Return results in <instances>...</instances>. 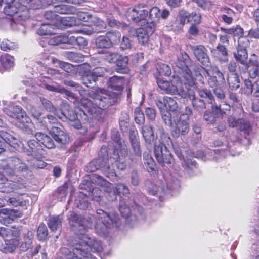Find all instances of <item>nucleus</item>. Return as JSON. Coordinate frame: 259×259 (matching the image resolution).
Segmentation results:
<instances>
[{"instance_id": "nucleus-1", "label": "nucleus", "mask_w": 259, "mask_h": 259, "mask_svg": "<svg viewBox=\"0 0 259 259\" xmlns=\"http://www.w3.org/2000/svg\"><path fill=\"white\" fill-rule=\"evenodd\" d=\"M82 97L81 103L84 114H88L99 119L103 110L118 102L119 94L112 93L105 89H99L96 92L83 89L79 86L77 90Z\"/></svg>"}, {"instance_id": "nucleus-2", "label": "nucleus", "mask_w": 259, "mask_h": 259, "mask_svg": "<svg viewBox=\"0 0 259 259\" xmlns=\"http://www.w3.org/2000/svg\"><path fill=\"white\" fill-rule=\"evenodd\" d=\"M81 237L79 241L75 240L73 243L72 251L63 247L61 248L62 253L69 258H72L73 256L75 255L77 259H95L88 250L90 248L94 252L102 251V247L100 242L87 235L84 234Z\"/></svg>"}, {"instance_id": "nucleus-3", "label": "nucleus", "mask_w": 259, "mask_h": 259, "mask_svg": "<svg viewBox=\"0 0 259 259\" xmlns=\"http://www.w3.org/2000/svg\"><path fill=\"white\" fill-rule=\"evenodd\" d=\"M158 130L160 138L157 137L154 142V152L155 158L161 166H170L174 159L166 145L171 144V140L162 126H159Z\"/></svg>"}, {"instance_id": "nucleus-4", "label": "nucleus", "mask_w": 259, "mask_h": 259, "mask_svg": "<svg viewBox=\"0 0 259 259\" xmlns=\"http://www.w3.org/2000/svg\"><path fill=\"white\" fill-rule=\"evenodd\" d=\"M95 218L97 220L95 229L96 233L100 235H106L109 229L118 228L121 224L118 215L109 214L102 209L97 210Z\"/></svg>"}, {"instance_id": "nucleus-5", "label": "nucleus", "mask_w": 259, "mask_h": 259, "mask_svg": "<svg viewBox=\"0 0 259 259\" xmlns=\"http://www.w3.org/2000/svg\"><path fill=\"white\" fill-rule=\"evenodd\" d=\"M190 61L189 55L186 52H183L178 57L175 63L176 66L180 69L179 71L182 75V82H184V85H193L194 83V79L191 74V71L188 67Z\"/></svg>"}, {"instance_id": "nucleus-6", "label": "nucleus", "mask_w": 259, "mask_h": 259, "mask_svg": "<svg viewBox=\"0 0 259 259\" xmlns=\"http://www.w3.org/2000/svg\"><path fill=\"white\" fill-rule=\"evenodd\" d=\"M174 81L170 82L167 81L159 80L157 81L159 87L165 92L166 93L171 94H177L180 96H186V91L184 82H182V77L180 78V81L177 82V85L174 84Z\"/></svg>"}, {"instance_id": "nucleus-7", "label": "nucleus", "mask_w": 259, "mask_h": 259, "mask_svg": "<svg viewBox=\"0 0 259 259\" xmlns=\"http://www.w3.org/2000/svg\"><path fill=\"white\" fill-rule=\"evenodd\" d=\"M198 93L201 98L205 99L209 104H212L211 110L212 113L216 117L219 115H222L225 113V110H229L230 106L228 104H223L219 106L213 105L214 102V97L211 93L207 89L198 90Z\"/></svg>"}, {"instance_id": "nucleus-8", "label": "nucleus", "mask_w": 259, "mask_h": 259, "mask_svg": "<svg viewBox=\"0 0 259 259\" xmlns=\"http://www.w3.org/2000/svg\"><path fill=\"white\" fill-rule=\"evenodd\" d=\"M4 112L10 119L11 122L17 120L20 122L29 123L30 121L29 117L27 116L25 112L19 106H9L4 109Z\"/></svg>"}, {"instance_id": "nucleus-9", "label": "nucleus", "mask_w": 259, "mask_h": 259, "mask_svg": "<svg viewBox=\"0 0 259 259\" xmlns=\"http://www.w3.org/2000/svg\"><path fill=\"white\" fill-rule=\"evenodd\" d=\"M148 14V10L145 9L144 7L138 5L134 8H129L126 12L125 16L128 21L138 23L146 20Z\"/></svg>"}, {"instance_id": "nucleus-10", "label": "nucleus", "mask_w": 259, "mask_h": 259, "mask_svg": "<svg viewBox=\"0 0 259 259\" xmlns=\"http://www.w3.org/2000/svg\"><path fill=\"white\" fill-rule=\"evenodd\" d=\"M7 165L4 166V170L10 175L16 172H25L28 170V166L18 157H10L7 159Z\"/></svg>"}, {"instance_id": "nucleus-11", "label": "nucleus", "mask_w": 259, "mask_h": 259, "mask_svg": "<svg viewBox=\"0 0 259 259\" xmlns=\"http://www.w3.org/2000/svg\"><path fill=\"white\" fill-rule=\"evenodd\" d=\"M189 131V120L188 116L181 115L177 118L174 123V126L171 130V135L175 138H178L180 136H185Z\"/></svg>"}, {"instance_id": "nucleus-12", "label": "nucleus", "mask_w": 259, "mask_h": 259, "mask_svg": "<svg viewBox=\"0 0 259 259\" xmlns=\"http://www.w3.org/2000/svg\"><path fill=\"white\" fill-rule=\"evenodd\" d=\"M186 91V96L183 98H189L192 100V104L194 108L198 111H202L206 108L205 102H207L205 99H196L195 98V90L196 87H194V83L193 85L189 84L185 85Z\"/></svg>"}, {"instance_id": "nucleus-13", "label": "nucleus", "mask_w": 259, "mask_h": 259, "mask_svg": "<svg viewBox=\"0 0 259 259\" xmlns=\"http://www.w3.org/2000/svg\"><path fill=\"white\" fill-rule=\"evenodd\" d=\"M22 216L20 211L8 208L2 209L0 210V223L5 225L12 223L17 218Z\"/></svg>"}, {"instance_id": "nucleus-14", "label": "nucleus", "mask_w": 259, "mask_h": 259, "mask_svg": "<svg viewBox=\"0 0 259 259\" xmlns=\"http://www.w3.org/2000/svg\"><path fill=\"white\" fill-rule=\"evenodd\" d=\"M203 69L207 75L209 77L208 82L210 86L214 87L218 82L224 79L223 74L217 66H211L209 69Z\"/></svg>"}, {"instance_id": "nucleus-15", "label": "nucleus", "mask_w": 259, "mask_h": 259, "mask_svg": "<svg viewBox=\"0 0 259 259\" xmlns=\"http://www.w3.org/2000/svg\"><path fill=\"white\" fill-rule=\"evenodd\" d=\"M195 57L203 65L208 66L210 64V59L207 54V49L202 45L191 46Z\"/></svg>"}, {"instance_id": "nucleus-16", "label": "nucleus", "mask_w": 259, "mask_h": 259, "mask_svg": "<svg viewBox=\"0 0 259 259\" xmlns=\"http://www.w3.org/2000/svg\"><path fill=\"white\" fill-rule=\"evenodd\" d=\"M107 160L109 161L106 158L95 159L87 165L86 170L88 172H93L98 169H101L105 172L106 170H109L110 169V166L107 163Z\"/></svg>"}, {"instance_id": "nucleus-17", "label": "nucleus", "mask_w": 259, "mask_h": 259, "mask_svg": "<svg viewBox=\"0 0 259 259\" xmlns=\"http://www.w3.org/2000/svg\"><path fill=\"white\" fill-rule=\"evenodd\" d=\"M57 117L63 121L69 120L70 121V124L71 126L76 129H80L82 125L78 119V115L72 110H69L67 113L61 112L60 114H56Z\"/></svg>"}, {"instance_id": "nucleus-18", "label": "nucleus", "mask_w": 259, "mask_h": 259, "mask_svg": "<svg viewBox=\"0 0 259 259\" xmlns=\"http://www.w3.org/2000/svg\"><path fill=\"white\" fill-rule=\"evenodd\" d=\"M125 82L124 78L122 76H113L110 77L107 82L108 87L115 90L118 92L111 91L112 93L119 94L120 96L118 101L120 100L121 97V92L123 89V85ZM109 91V90H108ZM110 92V91H109Z\"/></svg>"}, {"instance_id": "nucleus-19", "label": "nucleus", "mask_w": 259, "mask_h": 259, "mask_svg": "<svg viewBox=\"0 0 259 259\" xmlns=\"http://www.w3.org/2000/svg\"><path fill=\"white\" fill-rule=\"evenodd\" d=\"M250 65L248 69V75L252 79L259 80V56L253 53L251 55L249 60Z\"/></svg>"}, {"instance_id": "nucleus-20", "label": "nucleus", "mask_w": 259, "mask_h": 259, "mask_svg": "<svg viewBox=\"0 0 259 259\" xmlns=\"http://www.w3.org/2000/svg\"><path fill=\"white\" fill-rule=\"evenodd\" d=\"M131 142L132 147L130 150L129 158L132 161L136 162L141 157L140 143L135 137H131Z\"/></svg>"}, {"instance_id": "nucleus-21", "label": "nucleus", "mask_w": 259, "mask_h": 259, "mask_svg": "<svg viewBox=\"0 0 259 259\" xmlns=\"http://www.w3.org/2000/svg\"><path fill=\"white\" fill-rule=\"evenodd\" d=\"M27 145L30 150H27L26 153L29 156L38 157L44 154V151L41 148L40 143L33 139L27 141Z\"/></svg>"}, {"instance_id": "nucleus-22", "label": "nucleus", "mask_w": 259, "mask_h": 259, "mask_svg": "<svg viewBox=\"0 0 259 259\" xmlns=\"http://www.w3.org/2000/svg\"><path fill=\"white\" fill-rule=\"evenodd\" d=\"M29 196L25 193L20 194L16 197L9 198L7 200L8 205L14 207L24 206L29 203Z\"/></svg>"}, {"instance_id": "nucleus-23", "label": "nucleus", "mask_w": 259, "mask_h": 259, "mask_svg": "<svg viewBox=\"0 0 259 259\" xmlns=\"http://www.w3.org/2000/svg\"><path fill=\"white\" fill-rule=\"evenodd\" d=\"M4 3L6 5L4 8V13L9 16H13L20 13V7L21 5L16 0H3Z\"/></svg>"}, {"instance_id": "nucleus-24", "label": "nucleus", "mask_w": 259, "mask_h": 259, "mask_svg": "<svg viewBox=\"0 0 259 259\" xmlns=\"http://www.w3.org/2000/svg\"><path fill=\"white\" fill-rule=\"evenodd\" d=\"M51 133L54 140L57 143L64 145L68 142V137L61 128L55 126H52Z\"/></svg>"}, {"instance_id": "nucleus-25", "label": "nucleus", "mask_w": 259, "mask_h": 259, "mask_svg": "<svg viewBox=\"0 0 259 259\" xmlns=\"http://www.w3.org/2000/svg\"><path fill=\"white\" fill-rule=\"evenodd\" d=\"M69 220L70 223H75L79 227H81V230H86L92 226L91 223L88 220L84 219L82 215H78L74 212L70 214Z\"/></svg>"}, {"instance_id": "nucleus-26", "label": "nucleus", "mask_w": 259, "mask_h": 259, "mask_svg": "<svg viewBox=\"0 0 259 259\" xmlns=\"http://www.w3.org/2000/svg\"><path fill=\"white\" fill-rule=\"evenodd\" d=\"M19 4L21 5L20 12L27 11L30 9H39L42 6L40 0H19Z\"/></svg>"}, {"instance_id": "nucleus-27", "label": "nucleus", "mask_w": 259, "mask_h": 259, "mask_svg": "<svg viewBox=\"0 0 259 259\" xmlns=\"http://www.w3.org/2000/svg\"><path fill=\"white\" fill-rule=\"evenodd\" d=\"M23 185H18L17 183L5 179L0 182V192L2 193H10L15 190L21 189Z\"/></svg>"}, {"instance_id": "nucleus-28", "label": "nucleus", "mask_w": 259, "mask_h": 259, "mask_svg": "<svg viewBox=\"0 0 259 259\" xmlns=\"http://www.w3.org/2000/svg\"><path fill=\"white\" fill-rule=\"evenodd\" d=\"M92 182L96 185L101 186L104 192L107 193L111 192L112 184L104 179L101 176L97 175H94L92 178Z\"/></svg>"}, {"instance_id": "nucleus-29", "label": "nucleus", "mask_w": 259, "mask_h": 259, "mask_svg": "<svg viewBox=\"0 0 259 259\" xmlns=\"http://www.w3.org/2000/svg\"><path fill=\"white\" fill-rule=\"evenodd\" d=\"M35 136L36 140L47 148L52 149L55 147L54 142L49 136L41 132H37Z\"/></svg>"}, {"instance_id": "nucleus-30", "label": "nucleus", "mask_w": 259, "mask_h": 259, "mask_svg": "<svg viewBox=\"0 0 259 259\" xmlns=\"http://www.w3.org/2000/svg\"><path fill=\"white\" fill-rule=\"evenodd\" d=\"M213 57L218 58L221 61L226 62L228 61L227 56L228 53L225 46L219 44L216 49H214L211 51Z\"/></svg>"}, {"instance_id": "nucleus-31", "label": "nucleus", "mask_w": 259, "mask_h": 259, "mask_svg": "<svg viewBox=\"0 0 259 259\" xmlns=\"http://www.w3.org/2000/svg\"><path fill=\"white\" fill-rule=\"evenodd\" d=\"M141 132L145 143L147 144H151L154 140L153 127L150 125H145L141 127Z\"/></svg>"}, {"instance_id": "nucleus-32", "label": "nucleus", "mask_w": 259, "mask_h": 259, "mask_svg": "<svg viewBox=\"0 0 259 259\" xmlns=\"http://www.w3.org/2000/svg\"><path fill=\"white\" fill-rule=\"evenodd\" d=\"M128 60L129 59L127 56H122L120 55V58L115 62L116 63V71L122 73H127L129 71L127 67Z\"/></svg>"}, {"instance_id": "nucleus-33", "label": "nucleus", "mask_w": 259, "mask_h": 259, "mask_svg": "<svg viewBox=\"0 0 259 259\" xmlns=\"http://www.w3.org/2000/svg\"><path fill=\"white\" fill-rule=\"evenodd\" d=\"M233 55L237 61L243 65H247L248 53L245 49L237 48V51L233 53Z\"/></svg>"}, {"instance_id": "nucleus-34", "label": "nucleus", "mask_w": 259, "mask_h": 259, "mask_svg": "<svg viewBox=\"0 0 259 259\" xmlns=\"http://www.w3.org/2000/svg\"><path fill=\"white\" fill-rule=\"evenodd\" d=\"M54 11L61 14H75L76 12L75 8L67 5H57L54 6Z\"/></svg>"}, {"instance_id": "nucleus-35", "label": "nucleus", "mask_w": 259, "mask_h": 259, "mask_svg": "<svg viewBox=\"0 0 259 259\" xmlns=\"http://www.w3.org/2000/svg\"><path fill=\"white\" fill-rule=\"evenodd\" d=\"M176 153L180 159H183V161L182 164L188 173L191 174V170L196 168V163L195 161H193L192 159L189 158H184L183 155L181 153H179L178 151H176Z\"/></svg>"}, {"instance_id": "nucleus-36", "label": "nucleus", "mask_w": 259, "mask_h": 259, "mask_svg": "<svg viewBox=\"0 0 259 259\" xmlns=\"http://www.w3.org/2000/svg\"><path fill=\"white\" fill-rule=\"evenodd\" d=\"M228 122L230 127H239L241 130H245L248 127V125L247 123H245L244 120L242 119H236L232 116L228 117Z\"/></svg>"}, {"instance_id": "nucleus-37", "label": "nucleus", "mask_w": 259, "mask_h": 259, "mask_svg": "<svg viewBox=\"0 0 259 259\" xmlns=\"http://www.w3.org/2000/svg\"><path fill=\"white\" fill-rule=\"evenodd\" d=\"M127 154V149L124 147L122 148V150L118 153V160L116 161V165L117 168L121 170H124L126 168V163L124 159L122 157L125 156Z\"/></svg>"}, {"instance_id": "nucleus-38", "label": "nucleus", "mask_w": 259, "mask_h": 259, "mask_svg": "<svg viewBox=\"0 0 259 259\" xmlns=\"http://www.w3.org/2000/svg\"><path fill=\"white\" fill-rule=\"evenodd\" d=\"M228 83L232 90H237L240 87V81L236 73H230L227 78Z\"/></svg>"}, {"instance_id": "nucleus-39", "label": "nucleus", "mask_w": 259, "mask_h": 259, "mask_svg": "<svg viewBox=\"0 0 259 259\" xmlns=\"http://www.w3.org/2000/svg\"><path fill=\"white\" fill-rule=\"evenodd\" d=\"M62 220V217L59 215L51 217L48 222V227L52 231L60 229Z\"/></svg>"}, {"instance_id": "nucleus-40", "label": "nucleus", "mask_w": 259, "mask_h": 259, "mask_svg": "<svg viewBox=\"0 0 259 259\" xmlns=\"http://www.w3.org/2000/svg\"><path fill=\"white\" fill-rule=\"evenodd\" d=\"M0 61L2 66L6 70L11 68L14 65L13 57L8 54L2 55L1 57Z\"/></svg>"}, {"instance_id": "nucleus-41", "label": "nucleus", "mask_w": 259, "mask_h": 259, "mask_svg": "<svg viewBox=\"0 0 259 259\" xmlns=\"http://www.w3.org/2000/svg\"><path fill=\"white\" fill-rule=\"evenodd\" d=\"M19 245V240L17 239H11L6 242L3 248V252L7 253L13 252Z\"/></svg>"}, {"instance_id": "nucleus-42", "label": "nucleus", "mask_w": 259, "mask_h": 259, "mask_svg": "<svg viewBox=\"0 0 259 259\" xmlns=\"http://www.w3.org/2000/svg\"><path fill=\"white\" fill-rule=\"evenodd\" d=\"M97 80L96 77L91 71L84 72L82 75V83L88 88L91 87L90 85L95 84Z\"/></svg>"}, {"instance_id": "nucleus-43", "label": "nucleus", "mask_w": 259, "mask_h": 259, "mask_svg": "<svg viewBox=\"0 0 259 259\" xmlns=\"http://www.w3.org/2000/svg\"><path fill=\"white\" fill-rule=\"evenodd\" d=\"M220 30L226 34L233 35L234 36L242 37L244 33L243 29L239 26L230 28L221 27Z\"/></svg>"}, {"instance_id": "nucleus-44", "label": "nucleus", "mask_w": 259, "mask_h": 259, "mask_svg": "<svg viewBox=\"0 0 259 259\" xmlns=\"http://www.w3.org/2000/svg\"><path fill=\"white\" fill-rule=\"evenodd\" d=\"M69 34L60 35L55 36L51 38L49 40V44L51 45H58L60 44H69Z\"/></svg>"}, {"instance_id": "nucleus-45", "label": "nucleus", "mask_w": 259, "mask_h": 259, "mask_svg": "<svg viewBox=\"0 0 259 259\" xmlns=\"http://www.w3.org/2000/svg\"><path fill=\"white\" fill-rule=\"evenodd\" d=\"M161 116L165 124L169 126H172L173 124L175 123L177 118H178L175 117L174 113L172 114L168 111L162 112Z\"/></svg>"}, {"instance_id": "nucleus-46", "label": "nucleus", "mask_w": 259, "mask_h": 259, "mask_svg": "<svg viewBox=\"0 0 259 259\" xmlns=\"http://www.w3.org/2000/svg\"><path fill=\"white\" fill-rule=\"evenodd\" d=\"M40 100L44 108L47 111L49 112H53L55 114V115H56L57 116V115L56 114H60L61 112H62L61 110H57L53 106L51 102L49 101L48 99H46L44 97H40Z\"/></svg>"}, {"instance_id": "nucleus-47", "label": "nucleus", "mask_w": 259, "mask_h": 259, "mask_svg": "<svg viewBox=\"0 0 259 259\" xmlns=\"http://www.w3.org/2000/svg\"><path fill=\"white\" fill-rule=\"evenodd\" d=\"M106 35L108 41L111 43V47L119 42L121 36L120 33L116 31L108 32L106 34Z\"/></svg>"}, {"instance_id": "nucleus-48", "label": "nucleus", "mask_w": 259, "mask_h": 259, "mask_svg": "<svg viewBox=\"0 0 259 259\" xmlns=\"http://www.w3.org/2000/svg\"><path fill=\"white\" fill-rule=\"evenodd\" d=\"M95 44L98 48H110L111 47V43L105 35V36H99L95 40Z\"/></svg>"}, {"instance_id": "nucleus-49", "label": "nucleus", "mask_w": 259, "mask_h": 259, "mask_svg": "<svg viewBox=\"0 0 259 259\" xmlns=\"http://www.w3.org/2000/svg\"><path fill=\"white\" fill-rule=\"evenodd\" d=\"M166 102V111L177 112L179 111V107L176 101L172 98L165 97Z\"/></svg>"}, {"instance_id": "nucleus-50", "label": "nucleus", "mask_w": 259, "mask_h": 259, "mask_svg": "<svg viewBox=\"0 0 259 259\" xmlns=\"http://www.w3.org/2000/svg\"><path fill=\"white\" fill-rule=\"evenodd\" d=\"M254 87L255 83L253 84L249 79H245L241 89L242 93L246 95H250L254 90Z\"/></svg>"}, {"instance_id": "nucleus-51", "label": "nucleus", "mask_w": 259, "mask_h": 259, "mask_svg": "<svg viewBox=\"0 0 259 259\" xmlns=\"http://www.w3.org/2000/svg\"><path fill=\"white\" fill-rule=\"evenodd\" d=\"M104 54V59L110 63H115L120 57V55L115 52L107 51Z\"/></svg>"}, {"instance_id": "nucleus-52", "label": "nucleus", "mask_w": 259, "mask_h": 259, "mask_svg": "<svg viewBox=\"0 0 259 259\" xmlns=\"http://www.w3.org/2000/svg\"><path fill=\"white\" fill-rule=\"evenodd\" d=\"M150 35L144 31L143 29L139 28L137 30V37L139 42L142 45L147 44L149 40Z\"/></svg>"}, {"instance_id": "nucleus-53", "label": "nucleus", "mask_w": 259, "mask_h": 259, "mask_svg": "<svg viewBox=\"0 0 259 259\" xmlns=\"http://www.w3.org/2000/svg\"><path fill=\"white\" fill-rule=\"evenodd\" d=\"M87 41L83 37L69 34V44L70 45L77 44L79 46L84 47L87 46Z\"/></svg>"}, {"instance_id": "nucleus-54", "label": "nucleus", "mask_w": 259, "mask_h": 259, "mask_svg": "<svg viewBox=\"0 0 259 259\" xmlns=\"http://www.w3.org/2000/svg\"><path fill=\"white\" fill-rule=\"evenodd\" d=\"M52 27L46 24H43L37 31L39 35H53L54 34Z\"/></svg>"}, {"instance_id": "nucleus-55", "label": "nucleus", "mask_w": 259, "mask_h": 259, "mask_svg": "<svg viewBox=\"0 0 259 259\" xmlns=\"http://www.w3.org/2000/svg\"><path fill=\"white\" fill-rule=\"evenodd\" d=\"M149 15L148 17V20L152 21H155L157 22L160 17L161 12L158 8L156 7H153L150 11L149 12Z\"/></svg>"}, {"instance_id": "nucleus-56", "label": "nucleus", "mask_w": 259, "mask_h": 259, "mask_svg": "<svg viewBox=\"0 0 259 259\" xmlns=\"http://www.w3.org/2000/svg\"><path fill=\"white\" fill-rule=\"evenodd\" d=\"M188 22H193L194 24H199L201 22L202 16L200 13L194 12L189 14L187 16Z\"/></svg>"}, {"instance_id": "nucleus-57", "label": "nucleus", "mask_w": 259, "mask_h": 259, "mask_svg": "<svg viewBox=\"0 0 259 259\" xmlns=\"http://www.w3.org/2000/svg\"><path fill=\"white\" fill-rule=\"evenodd\" d=\"M145 20L147 21V23L141 28L143 29L144 31H146L147 34H149L150 35L153 34L156 29V22L155 21H152L147 19L146 18Z\"/></svg>"}, {"instance_id": "nucleus-58", "label": "nucleus", "mask_w": 259, "mask_h": 259, "mask_svg": "<svg viewBox=\"0 0 259 259\" xmlns=\"http://www.w3.org/2000/svg\"><path fill=\"white\" fill-rule=\"evenodd\" d=\"M119 211L121 215L125 218H128L131 213V209L127 204V202L121 201L119 203Z\"/></svg>"}, {"instance_id": "nucleus-59", "label": "nucleus", "mask_w": 259, "mask_h": 259, "mask_svg": "<svg viewBox=\"0 0 259 259\" xmlns=\"http://www.w3.org/2000/svg\"><path fill=\"white\" fill-rule=\"evenodd\" d=\"M144 164L146 165L148 170L153 171L155 168V163L151 156L147 154L144 155Z\"/></svg>"}, {"instance_id": "nucleus-60", "label": "nucleus", "mask_w": 259, "mask_h": 259, "mask_svg": "<svg viewBox=\"0 0 259 259\" xmlns=\"http://www.w3.org/2000/svg\"><path fill=\"white\" fill-rule=\"evenodd\" d=\"M116 193L118 194H122L125 195L130 193V190L124 184H116L115 187V190H114V195H115Z\"/></svg>"}, {"instance_id": "nucleus-61", "label": "nucleus", "mask_w": 259, "mask_h": 259, "mask_svg": "<svg viewBox=\"0 0 259 259\" xmlns=\"http://www.w3.org/2000/svg\"><path fill=\"white\" fill-rule=\"evenodd\" d=\"M106 23L111 27H122L124 28L127 26L123 23L117 21L112 16H110L107 18Z\"/></svg>"}, {"instance_id": "nucleus-62", "label": "nucleus", "mask_w": 259, "mask_h": 259, "mask_svg": "<svg viewBox=\"0 0 259 259\" xmlns=\"http://www.w3.org/2000/svg\"><path fill=\"white\" fill-rule=\"evenodd\" d=\"M135 122L139 124H143L145 121L144 114L139 108H136L134 111Z\"/></svg>"}, {"instance_id": "nucleus-63", "label": "nucleus", "mask_w": 259, "mask_h": 259, "mask_svg": "<svg viewBox=\"0 0 259 259\" xmlns=\"http://www.w3.org/2000/svg\"><path fill=\"white\" fill-rule=\"evenodd\" d=\"M234 12L231 10L228 9L227 11V14H223L221 15V18L222 21L227 24H230L233 21L232 16L234 15Z\"/></svg>"}, {"instance_id": "nucleus-64", "label": "nucleus", "mask_w": 259, "mask_h": 259, "mask_svg": "<svg viewBox=\"0 0 259 259\" xmlns=\"http://www.w3.org/2000/svg\"><path fill=\"white\" fill-rule=\"evenodd\" d=\"M157 70L160 74L166 76H169L171 74V69L166 64H161L158 65Z\"/></svg>"}]
</instances>
